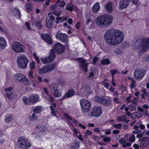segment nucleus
<instances>
[{"mask_svg": "<svg viewBox=\"0 0 149 149\" xmlns=\"http://www.w3.org/2000/svg\"><path fill=\"white\" fill-rule=\"evenodd\" d=\"M104 38L108 44L116 46L119 45L123 40V32L118 29H111L107 30L104 34Z\"/></svg>", "mask_w": 149, "mask_h": 149, "instance_id": "obj_1", "label": "nucleus"}, {"mask_svg": "<svg viewBox=\"0 0 149 149\" xmlns=\"http://www.w3.org/2000/svg\"><path fill=\"white\" fill-rule=\"evenodd\" d=\"M113 20V17L110 15H102L98 16L95 19V23L99 26L107 27L110 26Z\"/></svg>", "mask_w": 149, "mask_h": 149, "instance_id": "obj_2", "label": "nucleus"}, {"mask_svg": "<svg viewBox=\"0 0 149 149\" xmlns=\"http://www.w3.org/2000/svg\"><path fill=\"white\" fill-rule=\"evenodd\" d=\"M134 49H139L141 52H144L149 49V38L137 40L133 45Z\"/></svg>", "mask_w": 149, "mask_h": 149, "instance_id": "obj_3", "label": "nucleus"}, {"mask_svg": "<svg viewBox=\"0 0 149 149\" xmlns=\"http://www.w3.org/2000/svg\"><path fill=\"white\" fill-rule=\"evenodd\" d=\"M29 62L28 58L24 54H21L17 56V65L20 68L24 69L26 68Z\"/></svg>", "mask_w": 149, "mask_h": 149, "instance_id": "obj_4", "label": "nucleus"}, {"mask_svg": "<svg viewBox=\"0 0 149 149\" xmlns=\"http://www.w3.org/2000/svg\"><path fill=\"white\" fill-rule=\"evenodd\" d=\"M22 100L26 104H35L40 101V97L38 94H33L30 96L28 98L26 96L23 97Z\"/></svg>", "mask_w": 149, "mask_h": 149, "instance_id": "obj_5", "label": "nucleus"}, {"mask_svg": "<svg viewBox=\"0 0 149 149\" xmlns=\"http://www.w3.org/2000/svg\"><path fill=\"white\" fill-rule=\"evenodd\" d=\"M13 79L16 82H22L26 85H30V81L22 74H15L13 75Z\"/></svg>", "mask_w": 149, "mask_h": 149, "instance_id": "obj_6", "label": "nucleus"}, {"mask_svg": "<svg viewBox=\"0 0 149 149\" xmlns=\"http://www.w3.org/2000/svg\"><path fill=\"white\" fill-rule=\"evenodd\" d=\"M11 49L15 52L18 53L23 52L26 50L25 46L17 42H14L11 45Z\"/></svg>", "mask_w": 149, "mask_h": 149, "instance_id": "obj_7", "label": "nucleus"}, {"mask_svg": "<svg viewBox=\"0 0 149 149\" xmlns=\"http://www.w3.org/2000/svg\"><path fill=\"white\" fill-rule=\"evenodd\" d=\"M81 110L83 113H87L91 107V104L89 101L86 99H81L79 101Z\"/></svg>", "mask_w": 149, "mask_h": 149, "instance_id": "obj_8", "label": "nucleus"}, {"mask_svg": "<svg viewBox=\"0 0 149 149\" xmlns=\"http://www.w3.org/2000/svg\"><path fill=\"white\" fill-rule=\"evenodd\" d=\"M17 143L19 147L22 149H27L31 146V144L27 139L22 138H19Z\"/></svg>", "mask_w": 149, "mask_h": 149, "instance_id": "obj_9", "label": "nucleus"}, {"mask_svg": "<svg viewBox=\"0 0 149 149\" xmlns=\"http://www.w3.org/2000/svg\"><path fill=\"white\" fill-rule=\"evenodd\" d=\"M138 111L134 113L133 114L136 118H140L146 116H149L148 110H144L143 108L138 107H137Z\"/></svg>", "mask_w": 149, "mask_h": 149, "instance_id": "obj_10", "label": "nucleus"}, {"mask_svg": "<svg viewBox=\"0 0 149 149\" xmlns=\"http://www.w3.org/2000/svg\"><path fill=\"white\" fill-rule=\"evenodd\" d=\"M55 64H54L42 67L38 70V72L40 74H43L53 70L55 67Z\"/></svg>", "mask_w": 149, "mask_h": 149, "instance_id": "obj_11", "label": "nucleus"}, {"mask_svg": "<svg viewBox=\"0 0 149 149\" xmlns=\"http://www.w3.org/2000/svg\"><path fill=\"white\" fill-rule=\"evenodd\" d=\"M55 37L56 38L59 40L63 43L67 44V46L68 47L67 44L68 42V35L65 33H61L58 32L56 34Z\"/></svg>", "mask_w": 149, "mask_h": 149, "instance_id": "obj_12", "label": "nucleus"}, {"mask_svg": "<svg viewBox=\"0 0 149 149\" xmlns=\"http://www.w3.org/2000/svg\"><path fill=\"white\" fill-rule=\"evenodd\" d=\"M146 74V71L143 69L135 70L134 72V77L136 80H141Z\"/></svg>", "mask_w": 149, "mask_h": 149, "instance_id": "obj_13", "label": "nucleus"}, {"mask_svg": "<svg viewBox=\"0 0 149 149\" xmlns=\"http://www.w3.org/2000/svg\"><path fill=\"white\" fill-rule=\"evenodd\" d=\"M102 109L100 107L96 106L93 109L92 112L88 113L89 116H94L96 117L100 116L102 113Z\"/></svg>", "mask_w": 149, "mask_h": 149, "instance_id": "obj_14", "label": "nucleus"}, {"mask_svg": "<svg viewBox=\"0 0 149 149\" xmlns=\"http://www.w3.org/2000/svg\"><path fill=\"white\" fill-rule=\"evenodd\" d=\"M78 62L81 69L85 72H86L87 71V66L88 64V63H87L86 61L80 58L78 59Z\"/></svg>", "mask_w": 149, "mask_h": 149, "instance_id": "obj_15", "label": "nucleus"}, {"mask_svg": "<svg viewBox=\"0 0 149 149\" xmlns=\"http://www.w3.org/2000/svg\"><path fill=\"white\" fill-rule=\"evenodd\" d=\"M139 146L143 148L146 147L147 144L149 145V137L143 138L139 140Z\"/></svg>", "mask_w": 149, "mask_h": 149, "instance_id": "obj_16", "label": "nucleus"}, {"mask_svg": "<svg viewBox=\"0 0 149 149\" xmlns=\"http://www.w3.org/2000/svg\"><path fill=\"white\" fill-rule=\"evenodd\" d=\"M90 91V88L87 85L85 84L82 85L81 87L80 88V94L79 95L84 96L86 95V93L88 94L87 93H89Z\"/></svg>", "mask_w": 149, "mask_h": 149, "instance_id": "obj_17", "label": "nucleus"}, {"mask_svg": "<svg viewBox=\"0 0 149 149\" xmlns=\"http://www.w3.org/2000/svg\"><path fill=\"white\" fill-rule=\"evenodd\" d=\"M55 50L58 54L62 53L64 51V47L59 42L56 43L54 47Z\"/></svg>", "mask_w": 149, "mask_h": 149, "instance_id": "obj_18", "label": "nucleus"}, {"mask_svg": "<svg viewBox=\"0 0 149 149\" xmlns=\"http://www.w3.org/2000/svg\"><path fill=\"white\" fill-rule=\"evenodd\" d=\"M130 0H120L119 2L118 6L120 9H124L129 5Z\"/></svg>", "mask_w": 149, "mask_h": 149, "instance_id": "obj_19", "label": "nucleus"}, {"mask_svg": "<svg viewBox=\"0 0 149 149\" xmlns=\"http://www.w3.org/2000/svg\"><path fill=\"white\" fill-rule=\"evenodd\" d=\"M75 92L73 89H70L69 91L60 100L62 101L66 98H68L73 96L74 95Z\"/></svg>", "mask_w": 149, "mask_h": 149, "instance_id": "obj_20", "label": "nucleus"}, {"mask_svg": "<svg viewBox=\"0 0 149 149\" xmlns=\"http://www.w3.org/2000/svg\"><path fill=\"white\" fill-rule=\"evenodd\" d=\"M41 37L42 39L49 45L52 44V40L50 36L48 34H42Z\"/></svg>", "mask_w": 149, "mask_h": 149, "instance_id": "obj_21", "label": "nucleus"}, {"mask_svg": "<svg viewBox=\"0 0 149 149\" xmlns=\"http://www.w3.org/2000/svg\"><path fill=\"white\" fill-rule=\"evenodd\" d=\"M6 40L3 37L0 36V48L2 49H5L7 46Z\"/></svg>", "mask_w": 149, "mask_h": 149, "instance_id": "obj_22", "label": "nucleus"}, {"mask_svg": "<svg viewBox=\"0 0 149 149\" xmlns=\"http://www.w3.org/2000/svg\"><path fill=\"white\" fill-rule=\"evenodd\" d=\"M5 97V98L6 99H8L9 100H11L13 98L16 97V95L15 93L12 92H10L6 93Z\"/></svg>", "mask_w": 149, "mask_h": 149, "instance_id": "obj_23", "label": "nucleus"}, {"mask_svg": "<svg viewBox=\"0 0 149 149\" xmlns=\"http://www.w3.org/2000/svg\"><path fill=\"white\" fill-rule=\"evenodd\" d=\"M98 75V70L95 68H93L92 71L91 72L89 75V77L93 78L94 76L96 77Z\"/></svg>", "mask_w": 149, "mask_h": 149, "instance_id": "obj_24", "label": "nucleus"}, {"mask_svg": "<svg viewBox=\"0 0 149 149\" xmlns=\"http://www.w3.org/2000/svg\"><path fill=\"white\" fill-rule=\"evenodd\" d=\"M100 8L99 3H96L93 6L92 9V11L93 13H96L99 11Z\"/></svg>", "mask_w": 149, "mask_h": 149, "instance_id": "obj_25", "label": "nucleus"}, {"mask_svg": "<svg viewBox=\"0 0 149 149\" xmlns=\"http://www.w3.org/2000/svg\"><path fill=\"white\" fill-rule=\"evenodd\" d=\"M48 58L49 61L51 62L55 59V55L54 49H52L50 51V55Z\"/></svg>", "mask_w": 149, "mask_h": 149, "instance_id": "obj_26", "label": "nucleus"}, {"mask_svg": "<svg viewBox=\"0 0 149 149\" xmlns=\"http://www.w3.org/2000/svg\"><path fill=\"white\" fill-rule=\"evenodd\" d=\"M137 100L136 98L130 95L126 98V100L128 103L131 102L132 103H134L137 101Z\"/></svg>", "mask_w": 149, "mask_h": 149, "instance_id": "obj_27", "label": "nucleus"}, {"mask_svg": "<svg viewBox=\"0 0 149 149\" xmlns=\"http://www.w3.org/2000/svg\"><path fill=\"white\" fill-rule=\"evenodd\" d=\"M42 110V107L41 106H36L33 109V113H40Z\"/></svg>", "mask_w": 149, "mask_h": 149, "instance_id": "obj_28", "label": "nucleus"}, {"mask_svg": "<svg viewBox=\"0 0 149 149\" xmlns=\"http://www.w3.org/2000/svg\"><path fill=\"white\" fill-rule=\"evenodd\" d=\"M62 91L61 89H55L54 93V95L56 97H59L61 96Z\"/></svg>", "mask_w": 149, "mask_h": 149, "instance_id": "obj_29", "label": "nucleus"}, {"mask_svg": "<svg viewBox=\"0 0 149 149\" xmlns=\"http://www.w3.org/2000/svg\"><path fill=\"white\" fill-rule=\"evenodd\" d=\"M106 8L107 12H111L113 10L112 3L110 2L107 3L106 5Z\"/></svg>", "mask_w": 149, "mask_h": 149, "instance_id": "obj_30", "label": "nucleus"}, {"mask_svg": "<svg viewBox=\"0 0 149 149\" xmlns=\"http://www.w3.org/2000/svg\"><path fill=\"white\" fill-rule=\"evenodd\" d=\"M12 15H19L20 14V12L19 9L17 8H13L11 9Z\"/></svg>", "mask_w": 149, "mask_h": 149, "instance_id": "obj_31", "label": "nucleus"}, {"mask_svg": "<svg viewBox=\"0 0 149 149\" xmlns=\"http://www.w3.org/2000/svg\"><path fill=\"white\" fill-rule=\"evenodd\" d=\"M111 101L110 99H104L102 104L106 106H109L111 104Z\"/></svg>", "mask_w": 149, "mask_h": 149, "instance_id": "obj_32", "label": "nucleus"}, {"mask_svg": "<svg viewBox=\"0 0 149 149\" xmlns=\"http://www.w3.org/2000/svg\"><path fill=\"white\" fill-rule=\"evenodd\" d=\"M128 79L131 81L130 86L132 89H133L135 86L136 81L134 79L130 77H128Z\"/></svg>", "mask_w": 149, "mask_h": 149, "instance_id": "obj_33", "label": "nucleus"}, {"mask_svg": "<svg viewBox=\"0 0 149 149\" xmlns=\"http://www.w3.org/2000/svg\"><path fill=\"white\" fill-rule=\"evenodd\" d=\"M13 116L12 115H9L6 116L5 118V121L8 123H10L13 120Z\"/></svg>", "mask_w": 149, "mask_h": 149, "instance_id": "obj_34", "label": "nucleus"}, {"mask_svg": "<svg viewBox=\"0 0 149 149\" xmlns=\"http://www.w3.org/2000/svg\"><path fill=\"white\" fill-rule=\"evenodd\" d=\"M93 99L95 101L102 103L103 101L104 98L98 96H95L94 97Z\"/></svg>", "mask_w": 149, "mask_h": 149, "instance_id": "obj_35", "label": "nucleus"}, {"mask_svg": "<svg viewBox=\"0 0 149 149\" xmlns=\"http://www.w3.org/2000/svg\"><path fill=\"white\" fill-rule=\"evenodd\" d=\"M66 7V9L67 10L72 11L73 10L74 6L71 3L67 4Z\"/></svg>", "mask_w": 149, "mask_h": 149, "instance_id": "obj_36", "label": "nucleus"}, {"mask_svg": "<svg viewBox=\"0 0 149 149\" xmlns=\"http://www.w3.org/2000/svg\"><path fill=\"white\" fill-rule=\"evenodd\" d=\"M115 53L117 54H120L123 52L122 47L120 46H118L116 48L115 51Z\"/></svg>", "mask_w": 149, "mask_h": 149, "instance_id": "obj_37", "label": "nucleus"}, {"mask_svg": "<svg viewBox=\"0 0 149 149\" xmlns=\"http://www.w3.org/2000/svg\"><path fill=\"white\" fill-rule=\"evenodd\" d=\"M29 67L30 68V70H33L35 68L36 64L35 62L33 61L30 63Z\"/></svg>", "mask_w": 149, "mask_h": 149, "instance_id": "obj_38", "label": "nucleus"}, {"mask_svg": "<svg viewBox=\"0 0 149 149\" xmlns=\"http://www.w3.org/2000/svg\"><path fill=\"white\" fill-rule=\"evenodd\" d=\"M29 119L31 120L36 121L37 120L38 118L35 113H33L32 115L31 116H29Z\"/></svg>", "mask_w": 149, "mask_h": 149, "instance_id": "obj_39", "label": "nucleus"}, {"mask_svg": "<svg viewBox=\"0 0 149 149\" xmlns=\"http://www.w3.org/2000/svg\"><path fill=\"white\" fill-rule=\"evenodd\" d=\"M127 118V117L125 115H124L121 116L117 117V120L119 122H123L125 121Z\"/></svg>", "mask_w": 149, "mask_h": 149, "instance_id": "obj_40", "label": "nucleus"}, {"mask_svg": "<svg viewBox=\"0 0 149 149\" xmlns=\"http://www.w3.org/2000/svg\"><path fill=\"white\" fill-rule=\"evenodd\" d=\"M101 63L103 65H108L110 63V61L109 59L107 58L101 60Z\"/></svg>", "mask_w": 149, "mask_h": 149, "instance_id": "obj_41", "label": "nucleus"}, {"mask_svg": "<svg viewBox=\"0 0 149 149\" xmlns=\"http://www.w3.org/2000/svg\"><path fill=\"white\" fill-rule=\"evenodd\" d=\"M28 75L29 78L31 80H32V79H33L34 77L33 75V70H30L28 73Z\"/></svg>", "mask_w": 149, "mask_h": 149, "instance_id": "obj_42", "label": "nucleus"}, {"mask_svg": "<svg viewBox=\"0 0 149 149\" xmlns=\"http://www.w3.org/2000/svg\"><path fill=\"white\" fill-rule=\"evenodd\" d=\"M58 85H61V86H63L65 84V82L62 79H58L57 80Z\"/></svg>", "mask_w": 149, "mask_h": 149, "instance_id": "obj_43", "label": "nucleus"}, {"mask_svg": "<svg viewBox=\"0 0 149 149\" xmlns=\"http://www.w3.org/2000/svg\"><path fill=\"white\" fill-rule=\"evenodd\" d=\"M87 38L88 40L91 42L96 41V37L95 36H87Z\"/></svg>", "mask_w": 149, "mask_h": 149, "instance_id": "obj_44", "label": "nucleus"}, {"mask_svg": "<svg viewBox=\"0 0 149 149\" xmlns=\"http://www.w3.org/2000/svg\"><path fill=\"white\" fill-rule=\"evenodd\" d=\"M36 129H38L42 131L45 133H46L48 131V129L44 126H42L40 127H36Z\"/></svg>", "mask_w": 149, "mask_h": 149, "instance_id": "obj_45", "label": "nucleus"}, {"mask_svg": "<svg viewBox=\"0 0 149 149\" xmlns=\"http://www.w3.org/2000/svg\"><path fill=\"white\" fill-rule=\"evenodd\" d=\"M62 12L60 10H55L53 11L52 13L53 14L55 15L56 16H58L61 15Z\"/></svg>", "mask_w": 149, "mask_h": 149, "instance_id": "obj_46", "label": "nucleus"}, {"mask_svg": "<svg viewBox=\"0 0 149 149\" xmlns=\"http://www.w3.org/2000/svg\"><path fill=\"white\" fill-rule=\"evenodd\" d=\"M26 8L28 10V11H31L32 10L33 6L30 3H28L26 5Z\"/></svg>", "mask_w": 149, "mask_h": 149, "instance_id": "obj_47", "label": "nucleus"}, {"mask_svg": "<svg viewBox=\"0 0 149 149\" xmlns=\"http://www.w3.org/2000/svg\"><path fill=\"white\" fill-rule=\"evenodd\" d=\"M129 109L130 110L132 111H134L136 109V105L132 103L129 105Z\"/></svg>", "mask_w": 149, "mask_h": 149, "instance_id": "obj_48", "label": "nucleus"}, {"mask_svg": "<svg viewBox=\"0 0 149 149\" xmlns=\"http://www.w3.org/2000/svg\"><path fill=\"white\" fill-rule=\"evenodd\" d=\"M50 109L51 110V113L53 116H56V114L55 112V111L54 108L52 107V106L50 107Z\"/></svg>", "mask_w": 149, "mask_h": 149, "instance_id": "obj_49", "label": "nucleus"}, {"mask_svg": "<svg viewBox=\"0 0 149 149\" xmlns=\"http://www.w3.org/2000/svg\"><path fill=\"white\" fill-rule=\"evenodd\" d=\"M35 25L38 29H41L42 27L41 22L40 21L36 22L35 23Z\"/></svg>", "mask_w": 149, "mask_h": 149, "instance_id": "obj_50", "label": "nucleus"}, {"mask_svg": "<svg viewBox=\"0 0 149 149\" xmlns=\"http://www.w3.org/2000/svg\"><path fill=\"white\" fill-rule=\"evenodd\" d=\"M41 60L42 63L44 64H46L51 62L49 61L48 58H41Z\"/></svg>", "mask_w": 149, "mask_h": 149, "instance_id": "obj_51", "label": "nucleus"}, {"mask_svg": "<svg viewBox=\"0 0 149 149\" xmlns=\"http://www.w3.org/2000/svg\"><path fill=\"white\" fill-rule=\"evenodd\" d=\"M103 141L105 142H109L110 141V138L109 137H106L104 136H101Z\"/></svg>", "mask_w": 149, "mask_h": 149, "instance_id": "obj_52", "label": "nucleus"}, {"mask_svg": "<svg viewBox=\"0 0 149 149\" xmlns=\"http://www.w3.org/2000/svg\"><path fill=\"white\" fill-rule=\"evenodd\" d=\"M59 2V0H58L56 1V3L54 5H52L50 8L51 10H54L58 6V4Z\"/></svg>", "mask_w": 149, "mask_h": 149, "instance_id": "obj_53", "label": "nucleus"}, {"mask_svg": "<svg viewBox=\"0 0 149 149\" xmlns=\"http://www.w3.org/2000/svg\"><path fill=\"white\" fill-rule=\"evenodd\" d=\"M52 87L53 88V90H55L56 89H58V84H57L55 83H53L52 84Z\"/></svg>", "mask_w": 149, "mask_h": 149, "instance_id": "obj_54", "label": "nucleus"}, {"mask_svg": "<svg viewBox=\"0 0 149 149\" xmlns=\"http://www.w3.org/2000/svg\"><path fill=\"white\" fill-rule=\"evenodd\" d=\"M65 4V1H59V2L58 3V5L60 7H63Z\"/></svg>", "mask_w": 149, "mask_h": 149, "instance_id": "obj_55", "label": "nucleus"}, {"mask_svg": "<svg viewBox=\"0 0 149 149\" xmlns=\"http://www.w3.org/2000/svg\"><path fill=\"white\" fill-rule=\"evenodd\" d=\"M64 116L65 117V119L68 121H72L73 119L71 117L68 116L66 114H64Z\"/></svg>", "mask_w": 149, "mask_h": 149, "instance_id": "obj_56", "label": "nucleus"}, {"mask_svg": "<svg viewBox=\"0 0 149 149\" xmlns=\"http://www.w3.org/2000/svg\"><path fill=\"white\" fill-rule=\"evenodd\" d=\"M92 134V132L89 130H86V133L84 134V136L86 138H87L88 136Z\"/></svg>", "mask_w": 149, "mask_h": 149, "instance_id": "obj_57", "label": "nucleus"}, {"mask_svg": "<svg viewBox=\"0 0 149 149\" xmlns=\"http://www.w3.org/2000/svg\"><path fill=\"white\" fill-rule=\"evenodd\" d=\"M13 89V88L12 87H10L7 88H6L4 89V91L6 93L9 92H11V91H12Z\"/></svg>", "mask_w": 149, "mask_h": 149, "instance_id": "obj_58", "label": "nucleus"}, {"mask_svg": "<svg viewBox=\"0 0 149 149\" xmlns=\"http://www.w3.org/2000/svg\"><path fill=\"white\" fill-rule=\"evenodd\" d=\"M53 22L49 20L46 21L47 25L48 28H50L52 25Z\"/></svg>", "mask_w": 149, "mask_h": 149, "instance_id": "obj_59", "label": "nucleus"}, {"mask_svg": "<svg viewBox=\"0 0 149 149\" xmlns=\"http://www.w3.org/2000/svg\"><path fill=\"white\" fill-rule=\"evenodd\" d=\"M75 145L74 146L75 149H78L80 146V142L79 141L75 142Z\"/></svg>", "mask_w": 149, "mask_h": 149, "instance_id": "obj_60", "label": "nucleus"}, {"mask_svg": "<svg viewBox=\"0 0 149 149\" xmlns=\"http://www.w3.org/2000/svg\"><path fill=\"white\" fill-rule=\"evenodd\" d=\"M135 139V137L134 135H132L129 138V141L131 142H134Z\"/></svg>", "mask_w": 149, "mask_h": 149, "instance_id": "obj_61", "label": "nucleus"}, {"mask_svg": "<svg viewBox=\"0 0 149 149\" xmlns=\"http://www.w3.org/2000/svg\"><path fill=\"white\" fill-rule=\"evenodd\" d=\"M117 72L116 69H114L111 70V73L112 76V78H114V75L116 74Z\"/></svg>", "mask_w": 149, "mask_h": 149, "instance_id": "obj_62", "label": "nucleus"}, {"mask_svg": "<svg viewBox=\"0 0 149 149\" xmlns=\"http://www.w3.org/2000/svg\"><path fill=\"white\" fill-rule=\"evenodd\" d=\"M71 130L74 133V134L75 136L78 134V131L76 128L73 127L71 129Z\"/></svg>", "mask_w": 149, "mask_h": 149, "instance_id": "obj_63", "label": "nucleus"}, {"mask_svg": "<svg viewBox=\"0 0 149 149\" xmlns=\"http://www.w3.org/2000/svg\"><path fill=\"white\" fill-rule=\"evenodd\" d=\"M47 99L50 102H52L53 101V99L52 97L49 94L47 95Z\"/></svg>", "mask_w": 149, "mask_h": 149, "instance_id": "obj_64", "label": "nucleus"}]
</instances>
